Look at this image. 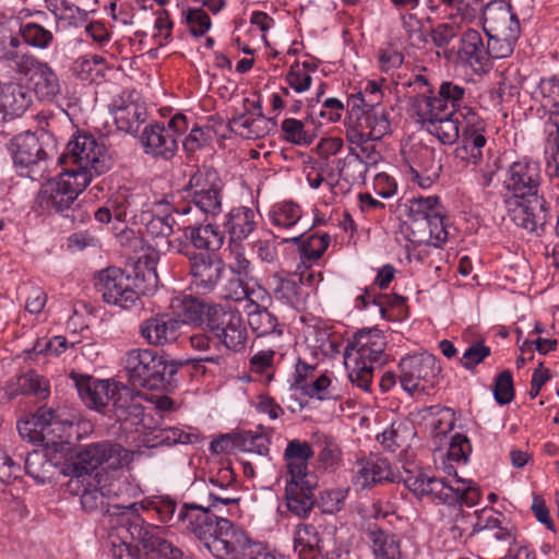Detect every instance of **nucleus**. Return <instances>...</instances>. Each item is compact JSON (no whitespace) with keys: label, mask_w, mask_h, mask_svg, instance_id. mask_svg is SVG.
I'll return each mask as SVG.
<instances>
[{"label":"nucleus","mask_w":559,"mask_h":559,"mask_svg":"<svg viewBox=\"0 0 559 559\" xmlns=\"http://www.w3.org/2000/svg\"><path fill=\"white\" fill-rule=\"evenodd\" d=\"M240 497L235 486L209 489L207 501L205 502L213 510H219L221 506L238 504Z\"/></svg>","instance_id":"0e129e2a"},{"label":"nucleus","mask_w":559,"mask_h":559,"mask_svg":"<svg viewBox=\"0 0 559 559\" xmlns=\"http://www.w3.org/2000/svg\"><path fill=\"white\" fill-rule=\"evenodd\" d=\"M281 129L283 132V139L289 143L296 145H310L316 134L311 133L305 128V123L301 120L295 118H286L282 121Z\"/></svg>","instance_id":"8fccbe9b"},{"label":"nucleus","mask_w":559,"mask_h":559,"mask_svg":"<svg viewBox=\"0 0 559 559\" xmlns=\"http://www.w3.org/2000/svg\"><path fill=\"white\" fill-rule=\"evenodd\" d=\"M276 299L282 300L293 307H298L305 297L302 289V276L292 274L287 277L278 278L274 288Z\"/></svg>","instance_id":"79ce46f5"},{"label":"nucleus","mask_w":559,"mask_h":559,"mask_svg":"<svg viewBox=\"0 0 559 559\" xmlns=\"http://www.w3.org/2000/svg\"><path fill=\"white\" fill-rule=\"evenodd\" d=\"M465 94V87L450 81H443L438 92L435 93L431 109L443 114L445 111L457 114L463 107H466L464 105Z\"/></svg>","instance_id":"c85d7f7f"},{"label":"nucleus","mask_w":559,"mask_h":559,"mask_svg":"<svg viewBox=\"0 0 559 559\" xmlns=\"http://www.w3.org/2000/svg\"><path fill=\"white\" fill-rule=\"evenodd\" d=\"M118 395L108 417L119 423L126 431L136 429L143 421L144 407L138 401L132 389H122Z\"/></svg>","instance_id":"b1692460"},{"label":"nucleus","mask_w":559,"mask_h":559,"mask_svg":"<svg viewBox=\"0 0 559 559\" xmlns=\"http://www.w3.org/2000/svg\"><path fill=\"white\" fill-rule=\"evenodd\" d=\"M188 360H176L165 353L134 348L127 353L126 370L134 388L173 392L179 382L180 369Z\"/></svg>","instance_id":"f03ea898"},{"label":"nucleus","mask_w":559,"mask_h":559,"mask_svg":"<svg viewBox=\"0 0 559 559\" xmlns=\"http://www.w3.org/2000/svg\"><path fill=\"white\" fill-rule=\"evenodd\" d=\"M407 86L413 93V95L408 97V103L418 118L431 109L436 93L435 88L423 74H416L413 80L407 82Z\"/></svg>","instance_id":"7c9ffc66"},{"label":"nucleus","mask_w":559,"mask_h":559,"mask_svg":"<svg viewBox=\"0 0 559 559\" xmlns=\"http://www.w3.org/2000/svg\"><path fill=\"white\" fill-rule=\"evenodd\" d=\"M222 518L213 513V509L206 503H183L179 508L177 531L193 534L206 548V543L212 539L217 522Z\"/></svg>","instance_id":"2eb2a0df"},{"label":"nucleus","mask_w":559,"mask_h":559,"mask_svg":"<svg viewBox=\"0 0 559 559\" xmlns=\"http://www.w3.org/2000/svg\"><path fill=\"white\" fill-rule=\"evenodd\" d=\"M483 29L486 35L519 36L520 22L510 4L502 0L492 1L483 10Z\"/></svg>","instance_id":"f3484780"},{"label":"nucleus","mask_w":559,"mask_h":559,"mask_svg":"<svg viewBox=\"0 0 559 559\" xmlns=\"http://www.w3.org/2000/svg\"><path fill=\"white\" fill-rule=\"evenodd\" d=\"M88 185L90 177L86 173L74 174L62 169L55 181L48 182L39 191V206L43 210H69Z\"/></svg>","instance_id":"1a4fd4ad"},{"label":"nucleus","mask_w":559,"mask_h":559,"mask_svg":"<svg viewBox=\"0 0 559 559\" xmlns=\"http://www.w3.org/2000/svg\"><path fill=\"white\" fill-rule=\"evenodd\" d=\"M62 169L74 174L84 171L90 177L100 175L109 168L104 146L91 134L78 133L68 142L66 151L58 157Z\"/></svg>","instance_id":"423d86ee"},{"label":"nucleus","mask_w":559,"mask_h":559,"mask_svg":"<svg viewBox=\"0 0 559 559\" xmlns=\"http://www.w3.org/2000/svg\"><path fill=\"white\" fill-rule=\"evenodd\" d=\"M261 218L260 212H229L226 227L231 241L246 239L257 227Z\"/></svg>","instance_id":"e433bc0d"},{"label":"nucleus","mask_w":559,"mask_h":559,"mask_svg":"<svg viewBox=\"0 0 559 559\" xmlns=\"http://www.w3.org/2000/svg\"><path fill=\"white\" fill-rule=\"evenodd\" d=\"M313 455L312 447L307 441L299 439L288 441L284 451V460L289 475L286 480L317 477L308 471V463Z\"/></svg>","instance_id":"a878e982"},{"label":"nucleus","mask_w":559,"mask_h":559,"mask_svg":"<svg viewBox=\"0 0 559 559\" xmlns=\"http://www.w3.org/2000/svg\"><path fill=\"white\" fill-rule=\"evenodd\" d=\"M456 116L462 118L464 127L462 133L465 134H484L486 131L485 120L471 107L466 106L461 109Z\"/></svg>","instance_id":"774afa93"},{"label":"nucleus","mask_w":559,"mask_h":559,"mask_svg":"<svg viewBox=\"0 0 559 559\" xmlns=\"http://www.w3.org/2000/svg\"><path fill=\"white\" fill-rule=\"evenodd\" d=\"M36 95L44 100H51L60 93V83L55 71L45 63L29 78Z\"/></svg>","instance_id":"ea45409f"},{"label":"nucleus","mask_w":559,"mask_h":559,"mask_svg":"<svg viewBox=\"0 0 559 559\" xmlns=\"http://www.w3.org/2000/svg\"><path fill=\"white\" fill-rule=\"evenodd\" d=\"M318 543L319 534L313 525H298L294 537V549L298 559H318L320 556Z\"/></svg>","instance_id":"4c0bfd02"},{"label":"nucleus","mask_w":559,"mask_h":559,"mask_svg":"<svg viewBox=\"0 0 559 559\" xmlns=\"http://www.w3.org/2000/svg\"><path fill=\"white\" fill-rule=\"evenodd\" d=\"M185 236L190 239L197 249L217 251L224 243V233L213 224L189 226L185 229Z\"/></svg>","instance_id":"c756f323"},{"label":"nucleus","mask_w":559,"mask_h":559,"mask_svg":"<svg viewBox=\"0 0 559 559\" xmlns=\"http://www.w3.org/2000/svg\"><path fill=\"white\" fill-rule=\"evenodd\" d=\"M32 103V93L21 84L10 83L0 93V110L4 117H20Z\"/></svg>","instance_id":"cd10ccee"},{"label":"nucleus","mask_w":559,"mask_h":559,"mask_svg":"<svg viewBox=\"0 0 559 559\" xmlns=\"http://www.w3.org/2000/svg\"><path fill=\"white\" fill-rule=\"evenodd\" d=\"M490 354L491 350L489 346L485 345L483 342H476L465 349L459 362L463 368L473 370L477 365L489 357Z\"/></svg>","instance_id":"e2e57ef3"},{"label":"nucleus","mask_w":559,"mask_h":559,"mask_svg":"<svg viewBox=\"0 0 559 559\" xmlns=\"http://www.w3.org/2000/svg\"><path fill=\"white\" fill-rule=\"evenodd\" d=\"M141 219L145 231L154 238H167L173 234L175 221L170 214L160 216L155 215L154 212H142Z\"/></svg>","instance_id":"3c124183"},{"label":"nucleus","mask_w":559,"mask_h":559,"mask_svg":"<svg viewBox=\"0 0 559 559\" xmlns=\"http://www.w3.org/2000/svg\"><path fill=\"white\" fill-rule=\"evenodd\" d=\"M511 222L530 233H537L546 224V212H508Z\"/></svg>","instance_id":"13d9d810"},{"label":"nucleus","mask_w":559,"mask_h":559,"mask_svg":"<svg viewBox=\"0 0 559 559\" xmlns=\"http://www.w3.org/2000/svg\"><path fill=\"white\" fill-rule=\"evenodd\" d=\"M141 142L145 153L165 159L171 158L177 151L176 135L159 123L145 127Z\"/></svg>","instance_id":"393cba45"},{"label":"nucleus","mask_w":559,"mask_h":559,"mask_svg":"<svg viewBox=\"0 0 559 559\" xmlns=\"http://www.w3.org/2000/svg\"><path fill=\"white\" fill-rule=\"evenodd\" d=\"M254 309L248 312V324L258 336L283 334L284 325L278 322L277 317L266 307L252 302Z\"/></svg>","instance_id":"2f4dec72"},{"label":"nucleus","mask_w":559,"mask_h":559,"mask_svg":"<svg viewBox=\"0 0 559 559\" xmlns=\"http://www.w3.org/2000/svg\"><path fill=\"white\" fill-rule=\"evenodd\" d=\"M128 212H94L99 223L112 224L111 230L128 252L136 255L135 276L131 278L121 269L108 267L98 274L95 289L103 300L120 309H130L140 300L139 290H150L158 283L156 264L159 252L151 247L144 248L143 240L127 223Z\"/></svg>","instance_id":"f257e3e1"},{"label":"nucleus","mask_w":559,"mask_h":559,"mask_svg":"<svg viewBox=\"0 0 559 559\" xmlns=\"http://www.w3.org/2000/svg\"><path fill=\"white\" fill-rule=\"evenodd\" d=\"M487 140L484 134L462 133L461 145L455 148V157L466 160L469 164L477 165L483 159V147Z\"/></svg>","instance_id":"a18cd8bd"},{"label":"nucleus","mask_w":559,"mask_h":559,"mask_svg":"<svg viewBox=\"0 0 559 559\" xmlns=\"http://www.w3.org/2000/svg\"><path fill=\"white\" fill-rule=\"evenodd\" d=\"M69 490L73 493L80 495L81 507L85 512L102 514L103 516L108 518L112 525L116 521V524L123 530L126 527V522L131 520L133 514L138 512L135 503H130L128 506L110 503L100 488L92 486L88 477H86L84 483H79L78 485L74 484L72 486V490L70 488Z\"/></svg>","instance_id":"f8f14e48"},{"label":"nucleus","mask_w":559,"mask_h":559,"mask_svg":"<svg viewBox=\"0 0 559 559\" xmlns=\"http://www.w3.org/2000/svg\"><path fill=\"white\" fill-rule=\"evenodd\" d=\"M22 44L17 36L12 33L3 25H0V62L9 67L17 58Z\"/></svg>","instance_id":"5fc2aeb1"},{"label":"nucleus","mask_w":559,"mask_h":559,"mask_svg":"<svg viewBox=\"0 0 559 559\" xmlns=\"http://www.w3.org/2000/svg\"><path fill=\"white\" fill-rule=\"evenodd\" d=\"M383 99V92L373 94H355L352 95L347 100V107H349L350 118L354 117L355 112L372 109H384L381 105Z\"/></svg>","instance_id":"6e6d98bb"},{"label":"nucleus","mask_w":559,"mask_h":559,"mask_svg":"<svg viewBox=\"0 0 559 559\" xmlns=\"http://www.w3.org/2000/svg\"><path fill=\"white\" fill-rule=\"evenodd\" d=\"M368 537L377 559H401L400 539L395 534H389L374 525L368 528Z\"/></svg>","instance_id":"72a5a7b5"},{"label":"nucleus","mask_w":559,"mask_h":559,"mask_svg":"<svg viewBox=\"0 0 559 559\" xmlns=\"http://www.w3.org/2000/svg\"><path fill=\"white\" fill-rule=\"evenodd\" d=\"M386 347L383 332L378 328L357 331L345 347L344 358L348 378L353 384L365 392H371L373 364L380 361Z\"/></svg>","instance_id":"7ed1b4c3"},{"label":"nucleus","mask_w":559,"mask_h":559,"mask_svg":"<svg viewBox=\"0 0 559 559\" xmlns=\"http://www.w3.org/2000/svg\"><path fill=\"white\" fill-rule=\"evenodd\" d=\"M131 96V93L123 92L112 99L109 108L119 130L136 134L147 119V111L143 104L134 102Z\"/></svg>","instance_id":"412c9836"},{"label":"nucleus","mask_w":559,"mask_h":559,"mask_svg":"<svg viewBox=\"0 0 559 559\" xmlns=\"http://www.w3.org/2000/svg\"><path fill=\"white\" fill-rule=\"evenodd\" d=\"M183 321L171 313H157L143 320L139 333L152 346H164L178 338Z\"/></svg>","instance_id":"a211bd4d"},{"label":"nucleus","mask_w":559,"mask_h":559,"mask_svg":"<svg viewBox=\"0 0 559 559\" xmlns=\"http://www.w3.org/2000/svg\"><path fill=\"white\" fill-rule=\"evenodd\" d=\"M348 492L349 488L323 490L320 492V496L317 497L316 506L322 513L335 514L343 509Z\"/></svg>","instance_id":"603ef678"},{"label":"nucleus","mask_w":559,"mask_h":559,"mask_svg":"<svg viewBox=\"0 0 559 559\" xmlns=\"http://www.w3.org/2000/svg\"><path fill=\"white\" fill-rule=\"evenodd\" d=\"M457 57L475 71L486 72L489 69L487 46L480 33L475 29H467L461 36Z\"/></svg>","instance_id":"bb28decb"},{"label":"nucleus","mask_w":559,"mask_h":559,"mask_svg":"<svg viewBox=\"0 0 559 559\" xmlns=\"http://www.w3.org/2000/svg\"><path fill=\"white\" fill-rule=\"evenodd\" d=\"M110 552L114 559H144L142 546L121 540L118 535H109Z\"/></svg>","instance_id":"bf43d9fd"},{"label":"nucleus","mask_w":559,"mask_h":559,"mask_svg":"<svg viewBox=\"0 0 559 559\" xmlns=\"http://www.w3.org/2000/svg\"><path fill=\"white\" fill-rule=\"evenodd\" d=\"M538 92L542 95L544 111L559 109V79L557 76L542 79L538 84Z\"/></svg>","instance_id":"680f3d73"},{"label":"nucleus","mask_w":559,"mask_h":559,"mask_svg":"<svg viewBox=\"0 0 559 559\" xmlns=\"http://www.w3.org/2000/svg\"><path fill=\"white\" fill-rule=\"evenodd\" d=\"M205 330L227 349L238 353L246 347L247 328L240 311L234 307L214 304L209 309Z\"/></svg>","instance_id":"0eeeda50"},{"label":"nucleus","mask_w":559,"mask_h":559,"mask_svg":"<svg viewBox=\"0 0 559 559\" xmlns=\"http://www.w3.org/2000/svg\"><path fill=\"white\" fill-rule=\"evenodd\" d=\"M487 36L488 62H490L491 59H502L509 57L513 52L514 45L519 38V36ZM490 66L491 63H489V67Z\"/></svg>","instance_id":"864d4df0"},{"label":"nucleus","mask_w":559,"mask_h":559,"mask_svg":"<svg viewBox=\"0 0 559 559\" xmlns=\"http://www.w3.org/2000/svg\"><path fill=\"white\" fill-rule=\"evenodd\" d=\"M49 383L48 381L31 370L17 378L16 388L9 392L10 399H13L17 394H32L36 397L44 400L49 395Z\"/></svg>","instance_id":"a19ab883"},{"label":"nucleus","mask_w":559,"mask_h":559,"mask_svg":"<svg viewBox=\"0 0 559 559\" xmlns=\"http://www.w3.org/2000/svg\"><path fill=\"white\" fill-rule=\"evenodd\" d=\"M19 34L26 45L37 49L48 48L53 40L52 32L37 23L22 24Z\"/></svg>","instance_id":"09e8293b"},{"label":"nucleus","mask_w":559,"mask_h":559,"mask_svg":"<svg viewBox=\"0 0 559 559\" xmlns=\"http://www.w3.org/2000/svg\"><path fill=\"white\" fill-rule=\"evenodd\" d=\"M46 146L35 133L25 132L12 139L9 150L16 166L31 167L51 157L53 146L49 151Z\"/></svg>","instance_id":"6ab92c4d"},{"label":"nucleus","mask_w":559,"mask_h":559,"mask_svg":"<svg viewBox=\"0 0 559 559\" xmlns=\"http://www.w3.org/2000/svg\"><path fill=\"white\" fill-rule=\"evenodd\" d=\"M217 175L212 169L198 170L189 181L190 192L193 204L199 210H216L221 207L219 188L215 183Z\"/></svg>","instance_id":"4be33fe9"},{"label":"nucleus","mask_w":559,"mask_h":559,"mask_svg":"<svg viewBox=\"0 0 559 559\" xmlns=\"http://www.w3.org/2000/svg\"><path fill=\"white\" fill-rule=\"evenodd\" d=\"M250 539L246 530L223 516L206 549L216 559H242Z\"/></svg>","instance_id":"4468645a"},{"label":"nucleus","mask_w":559,"mask_h":559,"mask_svg":"<svg viewBox=\"0 0 559 559\" xmlns=\"http://www.w3.org/2000/svg\"><path fill=\"white\" fill-rule=\"evenodd\" d=\"M190 430H192L190 428ZM201 438L197 431H185L178 427H167L156 429L152 432V447L175 445V444H194L200 442Z\"/></svg>","instance_id":"37998d69"},{"label":"nucleus","mask_w":559,"mask_h":559,"mask_svg":"<svg viewBox=\"0 0 559 559\" xmlns=\"http://www.w3.org/2000/svg\"><path fill=\"white\" fill-rule=\"evenodd\" d=\"M437 111L429 109L417 121L426 127L427 131L435 135L443 144H453L460 138V120L452 111Z\"/></svg>","instance_id":"5701e85b"},{"label":"nucleus","mask_w":559,"mask_h":559,"mask_svg":"<svg viewBox=\"0 0 559 559\" xmlns=\"http://www.w3.org/2000/svg\"><path fill=\"white\" fill-rule=\"evenodd\" d=\"M178 252L189 258L191 285L195 292L200 295L214 292L225 271L222 259L215 253L190 252L187 246L178 249Z\"/></svg>","instance_id":"ddd939ff"},{"label":"nucleus","mask_w":559,"mask_h":559,"mask_svg":"<svg viewBox=\"0 0 559 559\" xmlns=\"http://www.w3.org/2000/svg\"><path fill=\"white\" fill-rule=\"evenodd\" d=\"M357 128L361 130H369L368 135L370 139L380 140L390 131L389 111L384 109H372L355 112Z\"/></svg>","instance_id":"f704fd0d"},{"label":"nucleus","mask_w":559,"mask_h":559,"mask_svg":"<svg viewBox=\"0 0 559 559\" xmlns=\"http://www.w3.org/2000/svg\"><path fill=\"white\" fill-rule=\"evenodd\" d=\"M330 384V378L325 374H321L316 380L308 383H301L298 381L297 390H300L302 394L309 397H317L320 401H324L332 397L329 392Z\"/></svg>","instance_id":"338daca9"},{"label":"nucleus","mask_w":559,"mask_h":559,"mask_svg":"<svg viewBox=\"0 0 559 559\" xmlns=\"http://www.w3.org/2000/svg\"><path fill=\"white\" fill-rule=\"evenodd\" d=\"M399 369L400 383L403 390L409 394H414L416 391L428 392L435 386L441 373L437 357L428 353L402 358Z\"/></svg>","instance_id":"9b49d317"},{"label":"nucleus","mask_w":559,"mask_h":559,"mask_svg":"<svg viewBox=\"0 0 559 559\" xmlns=\"http://www.w3.org/2000/svg\"><path fill=\"white\" fill-rule=\"evenodd\" d=\"M185 15L190 33L195 37L203 36L212 25L209 14L203 9L189 8Z\"/></svg>","instance_id":"69168bd1"},{"label":"nucleus","mask_w":559,"mask_h":559,"mask_svg":"<svg viewBox=\"0 0 559 559\" xmlns=\"http://www.w3.org/2000/svg\"><path fill=\"white\" fill-rule=\"evenodd\" d=\"M368 167L357 157L356 153L348 154L344 159H337L336 163L340 178L352 183L364 181Z\"/></svg>","instance_id":"49530a36"},{"label":"nucleus","mask_w":559,"mask_h":559,"mask_svg":"<svg viewBox=\"0 0 559 559\" xmlns=\"http://www.w3.org/2000/svg\"><path fill=\"white\" fill-rule=\"evenodd\" d=\"M122 389H130L129 386L111 381L100 380L96 382L93 397V408L103 415L108 416L111 413L114 402H116L118 394L122 392Z\"/></svg>","instance_id":"58836bf2"},{"label":"nucleus","mask_w":559,"mask_h":559,"mask_svg":"<svg viewBox=\"0 0 559 559\" xmlns=\"http://www.w3.org/2000/svg\"><path fill=\"white\" fill-rule=\"evenodd\" d=\"M16 428L21 438L27 442L47 440V443H57L58 438L62 443L67 430L72 428V423L61 419L58 411L43 406L31 418L19 420Z\"/></svg>","instance_id":"6e6552de"},{"label":"nucleus","mask_w":559,"mask_h":559,"mask_svg":"<svg viewBox=\"0 0 559 559\" xmlns=\"http://www.w3.org/2000/svg\"><path fill=\"white\" fill-rule=\"evenodd\" d=\"M405 486L417 497L433 496L449 506L457 503L455 487L442 478L426 475L423 471L417 473L406 471L403 476Z\"/></svg>","instance_id":"dca6fc26"},{"label":"nucleus","mask_w":559,"mask_h":559,"mask_svg":"<svg viewBox=\"0 0 559 559\" xmlns=\"http://www.w3.org/2000/svg\"><path fill=\"white\" fill-rule=\"evenodd\" d=\"M493 396L500 405H507L514 399L513 378L510 370H503L496 377Z\"/></svg>","instance_id":"052dcab7"},{"label":"nucleus","mask_w":559,"mask_h":559,"mask_svg":"<svg viewBox=\"0 0 559 559\" xmlns=\"http://www.w3.org/2000/svg\"><path fill=\"white\" fill-rule=\"evenodd\" d=\"M298 243L300 258L302 262L318 261L330 245V235L328 233H312L305 236L304 233L290 238Z\"/></svg>","instance_id":"473e14b6"},{"label":"nucleus","mask_w":559,"mask_h":559,"mask_svg":"<svg viewBox=\"0 0 559 559\" xmlns=\"http://www.w3.org/2000/svg\"><path fill=\"white\" fill-rule=\"evenodd\" d=\"M130 460L131 453L119 443L110 440L90 443L76 452L74 462L69 465L72 478L68 487L72 490L74 484L84 483L104 463H108L111 468H118Z\"/></svg>","instance_id":"39448f33"},{"label":"nucleus","mask_w":559,"mask_h":559,"mask_svg":"<svg viewBox=\"0 0 559 559\" xmlns=\"http://www.w3.org/2000/svg\"><path fill=\"white\" fill-rule=\"evenodd\" d=\"M405 226L408 240L417 245L431 242V229H429V212H405V217H400Z\"/></svg>","instance_id":"c9c22d12"},{"label":"nucleus","mask_w":559,"mask_h":559,"mask_svg":"<svg viewBox=\"0 0 559 559\" xmlns=\"http://www.w3.org/2000/svg\"><path fill=\"white\" fill-rule=\"evenodd\" d=\"M126 532L136 540L144 559H182L183 551L160 535L158 526L147 523L138 512L126 522Z\"/></svg>","instance_id":"9d476101"},{"label":"nucleus","mask_w":559,"mask_h":559,"mask_svg":"<svg viewBox=\"0 0 559 559\" xmlns=\"http://www.w3.org/2000/svg\"><path fill=\"white\" fill-rule=\"evenodd\" d=\"M540 167L533 160L514 162L506 180L509 194L506 204L512 209L546 210V201L539 194Z\"/></svg>","instance_id":"20e7f679"},{"label":"nucleus","mask_w":559,"mask_h":559,"mask_svg":"<svg viewBox=\"0 0 559 559\" xmlns=\"http://www.w3.org/2000/svg\"><path fill=\"white\" fill-rule=\"evenodd\" d=\"M214 304H207L197 297L188 296L182 300L183 313L187 320L206 326L209 309Z\"/></svg>","instance_id":"4d7b16f0"},{"label":"nucleus","mask_w":559,"mask_h":559,"mask_svg":"<svg viewBox=\"0 0 559 559\" xmlns=\"http://www.w3.org/2000/svg\"><path fill=\"white\" fill-rule=\"evenodd\" d=\"M317 477L286 480L285 500L287 509L300 519H307L316 507Z\"/></svg>","instance_id":"aec40b11"},{"label":"nucleus","mask_w":559,"mask_h":559,"mask_svg":"<svg viewBox=\"0 0 559 559\" xmlns=\"http://www.w3.org/2000/svg\"><path fill=\"white\" fill-rule=\"evenodd\" d=\"M142 508L148 512H154L162 523L177 530V519L179 518V510L177 503L169 497H154L150 500L142 502Z\"/></svg>","instance_id":"c03bdc74"},{"label":"nucleus","mask_w":559,"mask_h":559,"mask_svg":"<svg viewBox=\"0 0 559 559\" xmlns=\"http://www.w3.org/2000/svg\"><path fill=\"white\" fill-rule=\"evenodd\" d=\"M313 102L314 99L309 100L307 120H311L314 123L320 118L326 119L330 122H336L341 119L344 105L340 99L326 98L321 107H317Z\"/></svg>","instance_id":"de8ad7c7"}]
</instances>
